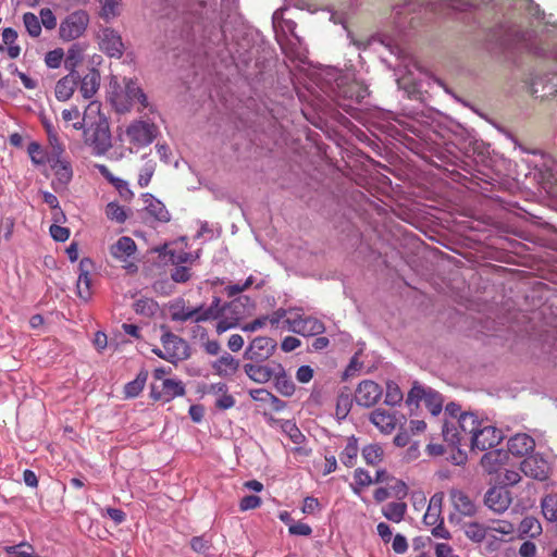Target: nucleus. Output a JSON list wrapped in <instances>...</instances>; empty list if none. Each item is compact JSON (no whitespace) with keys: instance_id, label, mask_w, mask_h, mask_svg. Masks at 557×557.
Returning <instances> with one entry per match:
<instances>
[{"instance_id":"nucleus-17","label":"nucleus","mask_w":557,"mask_h":557,"mask_svg":"<svg viewBox=\"0 0 557 557\" xmlns=\"http://www.w3.org/2000/svg\"><path fill=\"white\" fill-rule=\"evenodd\" d=\"M48 163L50 164L55 180L52 182L53 188L57 190L58 188L65 187L73 177V170L71 162L62 156L60 157H49Z\"/></svg>"},{"instance_id":"nucleus-5","label":"nucleus","mask_w":557,"mask_h":557,"mask_svg":"<svg viewBox=\"0 0 557 557\" xmlns=\"http://www.w3.org/2000/svg\"><path fill=\"white\" fill-rule=\"evenodd\" d=\"M488 544L485 546L487 553L497 552L504 543L513 539L516 524L508 519H490L487 522Z\"/></svg>"},{"instance_id":"nucleus-64","label":"nucleus","mask_w":557,"mask_h":557,"mask_svg":"<svg viewBox=\"0 0 557 557\" xmlns=\"http://www.w3.org/2000/svg\"><path fill=\"white\" fill-rule=\"evenodd\" d=\"M391 481H394V484L389 485L391 494L399 499L406 497L408 493L406 483L396 479H391Z\"/></svg>"},{"instance_id":"nucleus-51","label":"nucleus","mask_w":557,"mask_h":557,"mask_svg":"<svg viewBox=\"0 0 557 557\" xmlns=\"http://www.w3.org/2000/svg\"><path fill=\"white\" fill-rule=\"evenodd\" d=\"M156 171V163L153 161L146 162L139 171L138 185L146 187L149 185Z\"/></svg>"},{"instance_id":"nucleus-41","label":"nucleus","mask_w":557,"mask_h":557,"mask_svg":"<svg viewBox=\"0 0 557 557\" xmlns=\"http://www.w3.org/2000/svg\"><path fill=\"white\" fill-rule=\"evenodd\" d=\"M404 399V395L401 389L399 388L398 384L388 381L386 383V393H385V400L384 403L388 406H397L399 405Z\"/></svg>"},{"instance_id":"nucleus-49","label":"nucleus","mask_w":557,"mask_h":557,"mask_svg":"<svg viewBox=\"0 0 557 557\" xmlns=\"http://www.w3.org/2000/svg\"><path fill=\"white\" fill-rule=\"evenodd\" d=\"M345 94L349 98L355 99L357 102H361L369 95V90L366 85L358 82H352L348 86L347 90H345Z\"/></svg>"},{"instance_id":"nucleus-52","label":"nucleus","mask_w":557,"mask_h":557,"mask_svg":"<svg viewBox=\"0 0 557 557\" xmlns=\"http://www.w3.org/2000/svg\"><path fill=\"white\" fill-rule=\"evenodd\" d=\"M283 432L288 435L295 444H301L305 441V435L298 426L292 421H285L282 425Z\"/></svg>"},{"instance_id":"nucleus-26","label":"nucleus","mask_w":557,"mask_h":557,"mask_svg":"<svg viewBox=\"0 0 557 557\" xmlns=\"http://www.w3.org/2000/svg\"><path fill=\"white\" fill-rule=\"evenodd\" d=\"M79 78L81 76L78 73H69L64 77L60 78L54 88L55 98L59 101L69 100L73 96Z\"/></svg>"},{"instance_id":"nucleus-11","label":"nucleus","mask_w":557,"mask_h":557,"mask_svg":"<svg viewBox=\"0 0 557 557\" xmlns=\"http://www.w3.org/2000/svg\"><path fill=\"white\" fill-rule=\"evenodd\" d=\"M161 343L164 348V360L176 362L188 357L187 343L181 337L168 332L162 335Z\"/></svg>"},{"instance_id":"nucleus-21","label":"nucleus","mask_w":557,"mask_h":557,"mask_svg":"<svg viewBox=\"0 0 557 557\" xmlns=\"http://www.w3.org/2000/svg\"><path fill=\"white\" fill-rule=\"evenodd\" d=\"M92 267V262L88 258H84L79 261V275L76 283L77 296L88 301L91 298V278L89 276V269Z\"/></svg>"},{"instance_id":"nucleus-56","label":"nucleus","mask_w":557,"mask_h":557,"mask_svg":"<svg viewBox=\"0 0 557 557\" xmlns=\"http://www.w3.org/2000/svg\"><path fill=\"white\" fill-rule=\"evenodd\" d=\"M198 313L196 317V322L209 321V320H218L219 315H221V310L214 309V307L203 308L202 306L197 307Z\"/></svg>"},{"instance_id":"nucleus-12","label":"nucleus","mask_w":557,"mask_h":557,"mask_svg":"<svg viewBox=\"0 0 557 557\" xmlns=\"http://www.w3.org/2000/svg\"><path fill=\"white\" fill-rule=\"evenodd\" d=\"M246 375L253 382L263 384L269 382L275 374L283 371L280 363L263 364V362H248L244 364Z\"/></svg>"},{"instance_id":"nucleus-46","label":"nucleus","mask_w":557,"mask_h":557,"mask_svg":"<svg viewBox=\"0 0 557 557\" xmlns=\"http://www.w3.org/2000/svg\"><path fill=\"white\" fill-rule=\"evenodd\" d=\"M122 0H102L100 16L107 21L116 17L120 14Z\"/></svg>"},{"instance_id":"nucleus-32","label":"nucleus","mask_w":557,"mask_h":557,"mask_svg":"<svg viewBox=\"0 0 557 557\" xmlns=\"http://www.w3.org/2000/svg\"><path fill=\"white\" fill-rule=\"evenodd\" d=\"M84 48L78 44H74L69 48L66 55H64V65L70 73H77L76 67L83 62Z\"/></svg>"},{"instance_id":"nucleus-43","label":"nucleus","mask_w":557,"mask_h":557,"mask_svg":"<svg viewBox=\"0 0 557 557\" xmlns=\"http://www.w3.org/2000/svg\"><path fill=\"white\" fill-rule=\"evenodd\" d=\"M27 152L34 164L41 165L48 162L49 153L36 141L28 145Z\"/></svg>"},{"instance_id":"nucleus-1","label":"nucleus","mask_w":557,"mask_h":557,"mask_svg":"<svg viewBox=\"0 0 557 557\" xmlns=\"http://www.w3.org/2000/svg\"><path fill=\"white\" fill-rule=\"evenodd\" d=\"M75 129H83L86 146L96 156L106 154L112 147L111 133L107 117L101 113V103L91 101L85 109L82 121L73 123Z\"/></svg>"},{"instance_id":"nucleus-3","label":"nucleus","mask_w":557,"mask_h":557,"mask_svg":"<svg viewBox=\"0 0 557 557\" xmlns=\"http://www.w3.org/2000/svg\"><path fill=\"white\" fill-rule=\"evenodd\" d=\"M124 89L113 91L110 100L115 111L119 113L129 112L135 103H138L137 111L143 112L149 108V102L146 94L139 87L137 82L133 79L124 81Z\"/></svg>"},{"instance_id":"nucleus-9","label":"nucleus","mask_w":557,"mask_h":557,"mask_svg":"<svg viewBox=\"0 0 557 557\" xmlns=\"http://www.w3.org/2000/svg\"><path fill=\"white\" fill-rule=\"evenodd\" d=\"M276 341L268 336L255 337L244 351V359L252 362H264L276 350Z\"/></svg>"},{"instance_id":"nucleus-2","label":"nucleus","mask_w":557,"mask_h":557,"mask_svg":"<svg viewBox=\"0 0 557 557\" xmlns=\"http://www.w3.org/2000/svg\"><path fill=\"white\" fill-rule=\"evenodd\" d=\"M483 421L473 412H463L456 421L445 420L442 429L444 441L450 446L470 445Z\"/></svg>"},{"instance_id":"nucleus-29","label":"nucleus","mask_w":557,"mask_h":557,"mask_svg":"<svg viewBox=\"0 0 557 557\" xmlns=\"http://www.w3.org/2000/svg\"><path fill=\"white\" fill-rule=\"evenodd\" d=\"M81 79L79 92L85 99H90L99 89L100 74L99 71L90 69Z\"/></svg>"},{"instance_id":"nucleus-58","label":"nucleus","mask_w":557,"mask_h":557,"mask_svg":"<svg viewBox=\"0 0 557 557\" xmlns=\"http://www.w3.org/2000/svg\"><path fill=\"white\" fill-rule=\"evenodd\" d=\"M191 277L190 268L185 265L175 267L171 272V278L176 283H186Z\"/></svg>"},{"instance_id":"nucleus-57","label":"nucleus","mask_w":557,"mask_h":557,"mask_svg":"<svg viewBox=\"0 0 557 557\" xmlns=\"http://www.w3.org/2000/svg\"><path fill=\"white\" fill-rule=\"evenodd\" d=\"M212 546L210 540H207L203 535L194 536L190 540V547L194 552L198 554H206Z\"/></svg>"},{"instance_id":"nucleus-8","label":"nucleus","mask_w":557,"mask_h":557,"mask_svg":"<svg viewBox=\"0 0 557 557\" xmlns=\"http://www.w3.org/2000/svg\"><path fill=\"white\" fill-rule=\"evenodd\" d=\"M504 438L502 430L494 426L487 419H484L476 433L473 434V440L470 443L472 450L478 449L481 451L496 447Z\"/></svg>"},{"instance_id":"nucleus-47","label":"nucleus","mask_w":557,"mask_h":557,"mask_svg":"<svg viewBox=\"0 0 557 557\" xmlns=\"http://www.w3.org/2000/svg\"><path fill=\"white\" fill-rule=\"evenodd\" d=\"M106 215L109 220L117 223H124L127 219L124 207L116 202H109L106 207Z\"/></svg>"},{"instance_id":"nucleus-63","label":"nucleus","mask_w":557,"mask_h":557,"mask_svg":"<svg viewBox=\"0 0 557 557\" xmlns=\"http://www.w3.org/2000/svg\"><path fill=\"white\" fill-rule=\"evenodd\" d=\"M50 235L57 242H65L70 237V230L67 227H63L57 224H52L50 226Z\"/></svg>"},{"instance_id":"nucleus-25","label":"nucleus","mask_w":557,"mask_h":557,"mask_svg":"<svg viewBox=\"0 0 557 557\" xmlns=\"http://www.w3.org/2000/svg\"><path fill=\"white\" fill-rule=\"evenodd\" d=\"M534 446V440L525 433L511 436L507 443L508 451L513 456H524L533 451Z\"/></svg>"},{"instance_id":"nucleus-23","label":"nucleus","mask_w":557,"mask_h":557,"mask_svg":"<svg viewBox=\"0 0 557 557\" xmlns=\"http://www.w3.org/2000/svg\"><path fill=\"white\" fill-rule=\"evenodd\" d=\"M369 419L384 434H391L398 424L395 413L383 408L373 410Z\"/></svg>"},{"instance_id":"nucleus-53","label":"nucleus","mask_w":557,"mask_h":557,"mask_svg":"<svg viewBox=\"0 0 557 557\" xmlns=\"http://www.w3.org/2000/svg\"><path fill=\"white\" fill-rule=\"evenodd\" d=\"M64 60V51L61 48H57L46 53L45 63L49 69L60 67Z\"/></svg>"},{"instance_id":"nucleus-24","label":"nucleus","mask_w":557,"mask_h":557,"mask_svg":"<svg viewBox=\"0 0 557 557\" xmlns=\"http://www.w3.org/2000/svg\"><path fill=\"white\" fill-rule=\"evenodd\" d=\"M143 198L145 202V210L149 216L161 223H168L171 220L170 212L168 211L164 203H162L159 199L154 198L151 194L148 193L144 194Z\"/></svg>"},{"instance_id":"nucleus-61","label":"nucleus","mask_w":557,"mask_h":557,"mask_svg":"<svg viewBox=\"0 0 557 557\" xmlns=\"http://www.w3.org/2000/svg\"><path fill=\"white\" fill-rule=\"evenodd\" d=\"M354 479L356 484L361 487L369 486L373 483V479L371 478L370 473L362 468H358L355 470Z\"/></svg>"},{"instance_id":"nucleus-6","label":"nucleus","mask_w":557,"mask_h":557,"mask_svg":"<svg viewBox=\"0 0 557 557\" xmlns=\"http://www.w3.org/2000/svg\"><path fill=\"white\" fill-rule=\"evenodd\" d=\"M89 24V15L84 10H77L70 13L60 24V38L64 41H72L81 36L87 29Z\"/></svg>"},{"instance_id":"nucleus-62","label":"nucleus","mask_w":557,"mask_h":557,"mask_svg":"<svg viewBox=\"0 0 557 557\" xmlns=\"http://www.w3.org/2000/svg\"><path fill=\"white\" fill-rule=\"evenodd\" d=\"M39 21L47 29H53L57 26V18L53 12L48 8L40 10Z\"/></svg>"},{"instance_id":"nucleus-54","label":"nucleus","mask_w":557,"mask_h":557,"mask_svg":"<svg viewBox=\"0 0 557 557\" xmlns=\"http://www.w3.org/2000/svg\"><path fill=\"white\" fill-rule=\"evenodd\" d=\"M47 132H48L49 145L51 147L49 157L55 158V157L62 156V153L64 151V147H63L62 143L60 141L58 135L55 133H53L50 127H47Z\"/></svg>"},{"instance_id":"nucleus-27","label":"nucleus","mask_w":557,"mask_h":557,"mask_svg":"<svg viewBox=\"0 0 557 557\" xmlns=\"http://www.w3.org/2000/svg\"><path fill=\"white\" fill-rule=\"evenodd\" d=\"M443 493H435L430 502L428 509L423 516V523L428 527L435 525L444 521L442 517Z\"/></svg>"},{"instance_id":"nucleus-7","label":"nucleus","mask_w":557,"mask_h":557,"mask_svg":"<svg viewBox=\"0 0 557 557\" xmlns=\"http://www.w3.org/2000/svg\"><path fill=\"white\" fill-rule=\"evenodd\" d=\"M285 322L289 331L302 336H315L322 334L325 330L322 321L314 317L305 315L299 311L290 312Z\"/></svg>"},{"instance_id":"nucleus-14","label":"nucleus","mask_w":557,"mask_h":557,"mask_svg":"<svg viewBox=\"0 0 557 557\" xmlns=\"http://www.w3.org/2000/svg\"><path fill=\"white\" fill-rule=\"evenodd\" d=\"M99 47L111 58L120 59L124 52V45L120 34L113 28L106 27L99 33Z\"/></svg>"},{"instance_id":"nucleus-48","label":"nucleus","mask_w":557,"mask_h":557,"mask_svg":"<svg viewBox=\"0 0 557 557\" xmlns=\"http://www.w3.org/2000/svg\"><path fill=\"white\" fill-rule=\"evenodd\" d=\"M430 387L425 388L421 386L418 382H414L411 389L407 395L406 403L411 406L412 404L418 405L420 400H425L428 392H430Z\"/></svg>"},{"instance_id":"nucleus-44","label":"nucleus","mask_w":557,"mask_h":557,"mask_svg":"<svg viewBox=\"0 0 557 557\" xmlns=\"http://www.w3.org/2000/svg\"><path fill=\"white\" fill-rule=\"evenodd\" d=\"M275 387L283 396H292L295 392V384L287 377L283 370L280 374H275Z\"/></svg>"},{"instance_id":"nucleus-10","label":"nucleus","mask_w":557,"mask_h":557,"mask_svg":"<svg viewBox=\"0 0 557 557\" xmlns=\"http://www.w3.org/2000/svg\"><path fill=\"white\" fill-rule=\"evenodd\" d=\"M157 126L145 121H135L126 128V136L129 143L138 147L150 145L157 137Z\"/></svg>"},{"instance_id":"nucleus-37","label":"nucleus","mask_w":557,"mask_h":557,"mask_svg":"<svg viewBox=\"0 0 557 557\" xmlns=\"http://www.w3.org/2000/svg\"><path fill=\"white\" fill-rule=\"evenodd\" d=\"M148 379V372L141 370L135 380L128 382L124 387V393L127 398H134L140 394L144 389L146 381Z\"/></svg>"},{"instance_id":"nucleus-4","label":"nucleus","mask_w":557,"mask_h":557,"mask_svg":"<svg viewBox=\"0 0 557 557\" xmlns=\"http://www.w3.org/2000/svg\"><path fill=\"white\" fill-rule=\"evenodd\" d=\"M246 305L250 307V299L248 297H238L230 302H226L221 308V315L218 318L215 331L222 334L233 327H236L246 313Z\"/></svg>"},{"instance_id":"nucleus-38","label":"nucleus","mask_w":557,"mask_h":557,"mask_svg":"<svg viewBox=\"0 0 557 557\" xmlns=\"http://www.w3.org/2000/svg\"><path fill=\"white\" fill-rule=\"evenodd\" d=\"M5 553L11 557H41L36 554L35 548L27 542L4 547Z\"/></svg>"},{"instance_id":"nucleus-42","label":"nucleus","mask_w":557,"mask_h":557,"mask_svg":"<svg viewBox=\"0 0 557 557\" xmlns=\"http://www.w3.org/2000/svg\"><path fill=\"white\" fill-rule=\"evenodd\" d=\"M158 307V304L150 298H141L134 304L135 312L148 318L154 315Z\"/></svg>"},{"instance_id":"nucleus-13","label":"nucleus","mask_w":557,"mask_h":557,"mask_svg":"<svg viewBox=\"0 0 557 557\" xmlns=\"http://www.w3.org/2000/svg\"><path fill=\"white\" fill-rule=\"evenodd\" d=\"M382 387L372 380L361 381L355 392V400L359 406L372 407L382 397Z\"/></svg>"},{"instance_id":"nucleus-40","label":"nucleus","mask_w":557,"mask_h":557,"mask_svg":"<svg viewBox=\"0 0 557 557\" xmlns=\"http://www.w3.org/2000/svg\"><path fill=\"white\" fill-rule=\"evenodd\" d=\"M443 404L444 399L438 392L434 389H430V392H428L424 405L433 416H437L442 412Z\"/></svg>"},{"instance_id":"nucleus-22","label":"nucleus","mask_w":557,"mask_h":557,"mask_svg":"<svg viewBox=\"0 0 557 557\" xmlns=\"http://www.w3.org/2000/svg\"><path fill=\"white\" fill-rule=\"evenodd\" d=\"M465 536L473 544H488L487 524L479 521H466L461 524Z\"/></svg>"},{"instance_id":"nucleus-55","label":"nucleus","mask_w":557,"mask_h":557,"mask_svg":"<svg viewBox=\"0 0 557 557\" xmlns=\"http://www.w3.org/2000/svg\"><path fill=\"white\" fill-rule=\"evenodd\" d=\"M15 220L12 216H5L0 220V238L5 242L11 240L14 232Z\"/></svg>"},{"instance_id":"nucleus-59","label":"nucleus","mask_w":557,"mask_h":557,"mask_svg":"<svg viewBox=\"0 0 557 557\" xmlns=\"http://www.w3.org/2000/svg\"><path fill=\"white\" fill-rule=\"evenodd\" d=\"M252 283H253V277L249 276L243 284L227 285L224 288V292L227 295V297H234V296L245 292L246 289H248L252 285Z\"/></svg>"},{"instance_id":"nucleus-20","label":"nucleus","mask_w":557,"mask_h":557,"mask_svg":"<svg viewBox=\"0 0 557 557\" xmlns=\"http://www.w3.org/2000/svg\"><path fill=\"white\" fill-rule=\"evenodd\" d=\"M449 500L455 511L460 513L462 517H474L478 512V507L474 502L461 490H450Z\"/></svg>"},{"instance_id":"nucleus-33","label":"nucleus","mask_w":557,"mask_h":557,"mask_svg":"<svg viewBox=\"0 0 557 557\" xmlns=\"http://www.w3.org/2000/svg\"><path fill=\"white\" fill-rule=\"evenodd\" d=\"M361 455L367 465L376 466L383 460L384 449L380 444L373 443L366 445L361 450Z\"/></svg>"},{"instance_id":"nucleus-16","label":"nucleus","mask_w":557,"mask_h":557,"mask_svg":"<svg viewBox=\"0 0 557 557\" xmlns=\"http://www.w3.org/2000/svg\"><path fill=\"white\" fill-rule=\"evenodd\" d=\"M520 470L532 479L539 481H545L549 476L550 466L540 455H531L522 460L520 463Z\"/></svg>"},{"instance_id":"nucleus-34","label":"nucleus","mask_w":557,"mask_h":557,"mask_svg":"<svg viewBox=\"0 0 557 557\" xmlns=\"http://www.w3.org/2000/svg\"><path fill=\"white\" fill-rule=\"evenodd\" d=\"M407 511V505L401 502L388 503L382 510L383 516L395 523H399Z\"/></svg>"},{"instance_id":"nucleus-30","label":"nucleus","mask_w":557,"mask_h":557,"mask_svg":"<svg viewBox=\"0 0 557 557\" xmlns=\"http://www.w3.org/2000/svg\"><path fill=\"white\" fill-rule=\"evenodd\" d=\"M213 368L219 375H233L239 368V361L225 352L213 363Z\"/></svg>"},{"instance_id":"nucleus-45","label":"nucleus","mask_w":557,"mask_h":557,"mask_svg":"<svg viewBox=\"0 0 557 557\" xmlns=\"http://www.w3.org/2000/svg\"><path fill=\"white\" fill-rule=\"evenodd\" d=\"M23 23L29 36L38 37L41 34V23L36 14L32 12L24 13Z\"/></svg>"},{"instance_id":"nucleus-39","label":"nucleus","mask_w":557,"mask_h":557,"mask_svg":"<svg viewBox=\"0 0 557 557\" xmlns=\"http://www.w3.org/2000/svg\"><path fill=\"white\" fill-rule=\"evenodd\" d=\"M544 517L552 522H557V495H547L541 502Z\"/></svg>"},{"instance_id":"nucleus-60","label":"nucleus","mask_w":557,"mask_h":557,"mask_svg":"<svg viewBox=\"0 0 557 557\" xmlns=\"http://www.w3.org/2000/svg\"><path fill=\"white\" fill-rule=\"evenodd\" d=\"M261 503L262 502H261V498L259 496L247 495V496H244L240 499L239 509L242 511H246V510H250V509H256V508L260 507Z\"/></svg>"},{"instance_id":"nucleus-28","label":"nucleus","mask_w":557,"mask_h":557,"mask_svg":"<svg viewBox=\"0 0 557 557\" xmlns=\"http://www.w3.org/2000/svg\"><path fill=\"white\" fill-rule=\"evenodd\" d=\"M170 318L175 322H186L188 320H193L196 322V317L198 313L197 307L191 308L186 305L184 299H177L173 304H171L170 308Z\"/></svg>"},{"instance_id":"nucleus-36","label":"nucleus","mask_w":557,"mask_h":557,"mask_svg":"<svg viewBox=\"0 0 557 557\" xmlns=\"http://www.w3.org/2000/svg\"><path fill=\"white\" fill-rule=\"evenodd\" d=\"M503 456L500 450L485 453L481 458L482 468L490 474L497 472L502 465Z\"/></svg>"},{"instance_id":"nucleus-15","label":"nucleus","mask_w":557,"mask_h":557,"mask_svg":"<svg viewBox=\"0 0 557 557\" xmlns=\"http://www.w3.org/2000/svg\"><path fill=\"white\" fill-rule=\"evenodd\" d=\"M511 502V493L502 486H493L484 495V505L495 513H504Z\"/></svg>"},{"instance_id":"nucleus-31","label":"nucleus","mask_w":557,"mask_h":557,"mask_svg":"<svg viewBox=\"0 0 557 557\" xmlns=\"http://www.w3.org/2000/svg\"><path fill=\"white\" fill-rule=\"evenodd\" d=\"M358 454V440L355 436H350L345 448L339 454V460L345 467L352 468L357 462Z\"/></svg>"},{"instance_id":"nucleus-35","label":"nucleus","mask_w":557,"mask_h":557,"mask_svg":"<svg viewBox=\"0 0 557 557\" xmlns=\"http://www.w3.org/2000/svg\"><path fill=\"white\" fill-rule=\"evenodd\" d=\"M520 537H536L542 533V525L540 521L534 517H525L519 524L518 528Z\"/></svg>"},{"instance_id":"nucleus-18","label":"nucleus","mask_w":557,"mask_h":557,"mask_svg":"<svg viewBox=\"0 0 557 557\" xmlns=\"http://www.w3.org/2000/svg\"><path fill=\"white\" fill-rule=\"evenodd\" d=\"M184 394L185 387L183 383L173 379L162 380L161 389H159L157 385H152L151 387V397L154 400H162L164 403H169L173 398L183 396Z\"/></svg>"},{"instance_id":"nucleus-50","label":"nucleus","mask_w":557,"mask_h":557,"mask_svg":"<svg viewBox=\"0 0 557 557\" xmlns=\"http://www.w3.org/2000/svg\"><path fill=\"white\" fill-rule=\"evenodd\" d=\"M352 400L348 394H341L336 399V417L345 419L351 409Z\"/></svg>"},{"instance_id":"nucleus-19","label":"nucleus","mask_w":557,"mask_h":557,"mask_svg":"<svg viewBox=\"0 0 557 557\" xmlns=\"http://www.w3.org/2000/svg\"><path fill=\"white\" fill-rule=\"evenodd\" d=\"M110 252L115 260L125 263L123 265L124 268L136 269L132 262H128V259L134 257L136 252V244L131 237L123 236L119 238L117 242L111 246Z\"/></svg>"}]
</instances>
